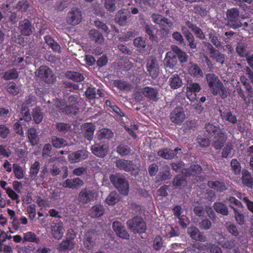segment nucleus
<instances>
[{"instance_id": "72a5a7b5", "label": "nucleus", "mask_w": 253, "mask_h": 253, "mask_svg": "<svg viewBox=\"0 0 253 253\" xmlns=\"http://www.w3.org/2000/svg\"><path fill=\"white\" fill-rule=\"evenodd\" d=\"M28 137L32 145H37L39 140L37 129L34 127L29 128L28 130Z\"/></svg>"}, {"instance_id": "69168bd1", "label": "nucleus", "mask_w": 253, "mask_h": 253, "mask_svg": "<svg viewBox=\"0 0 253 253\" xmlns=\"http://www.w3.org/2000/svg\"><path fill=\"white\" fill-rule=\"evenodd\" d=\"M85 95L89 99L92 100L95 99L96 95V88L92 86H88L85 91Z\"/></svg>"}, {"instance_id": "6e6d98bb", "label": "nucleus", "mask_w": 253, "mask_h": 253, "mask_svg": "<svg viewBox=\"0 0 253 253\" xmlns=\"http://www.w3.org/2000/svg\"><path fill=\"white\" fill-rule=\"evenodd\" d=\"M231 208L233 209L235 213V218L236 222L240 225H242L245 223L244 216L236 208L231 206Z\"/></svg>"}, {"instance_id": "39448f33", "label": "nucleus", "mask_w": 253, "mask_h": 253, "mask_svg": "<svg viewBox=\"0 0 253 253\" xmlns=\"http://www.w3.org/2000/svg\"><path fill=\"white\" fill-rule=\"evenodd\" d=\"M209 87L214 95H217L221 90V83L218 77L213 74H208L206 75Z\"/></svg>"}, {"instance_id": "aec40b11", "label": "nucleus", "mask_w": 253, "mask_h": 253, "mask_svg": "<svg viewBox=\"0 0 253 253\" xmlns=\"http://www.w3.org/2000/svg\"><path fill=\"white\" fill-rule=\"evenodd\" d=\"M196 248L202 251H207L208 252L210 250V253H221V249L216 245H211L208 243L200 244L197 245Z\"/></svg>"}, {"instance_id": "13d9d810", "label": "nucleus", "mask_w": 253, "mask_h": 253, "mask_svg": "<svg viewBox=\"0 0 253 253\" xmlns=\"http://www.w3.org/2000/svg\"><path fill=\"white\" fill-rule=\"evenodd\" d=\"M225 227L227 231L234 236H237L239 235V231L236 225L232 222H227L225 224Z\"/></svg>"}, {"instance_id": "9d476101", "label": "nucleus", "mask_w": 253, "mask_h": 253, "mask_svg": "<svg viewBox=\"0 0 253 253\" xmlns=\"http://www.w3.org/2000/svg\"><path fill=\"white\" fill-rule=\"evenodd\" d=\"M67 236L66 240H63L59 245V249L62 251H66L72 250L74 247V239L76 237V234L72 229L69 230L67 233Z\"/></svg>"}, {"instance_id": "09e8293b", "label": "nucleus", "mask_w": 253, "mask_h": 253, "mask_svg": "<svg viewBox=\"0 0 253 253\" xmlns=\"http://www.w3.org/2000/svg\"><path fill=\"white\" fill-rule=\"evenodd\" d=\"M79 110V109L76 104L73 103L72 105H66L62 113L65 115H76Z\"/></svg>"}, {"instance_id": "bf43d9fd", "label": "nucleus", "mask_w": 253, "mask_h": 253, "mask_svg": "<svg viewBox=\"0 0 253 253\" xmlns=\"http://www.w3.org/2000/svg\"><path fill=\"white\" fill-rule=\"evenodd\" d=\"M164 246L163 240L162 237L157 235L154 238L153 241V247L156 251H160L161 248Z\"/></svg>"}, {"instance_id": "c9c22d12", "label": "nucleus", "mask_w": 253, "mask_h": 253, "mask_svg": "<svg viewBox=\"0 0 253 253\" xmlns=\"http://www.w3.org/2000/svg\"><path fill=\"white\" fill-rule=\"evenodd\" d=\"M32 116L36 124L41 123L43 118V114L42 111V109L39 107L34 108L32 111Z\"/></svg>"}, {"instance_id": "5701e85b", "label": "nucleus", "mask_w": 253, "mask_h": 253, "mask_svg": "<svg viewBox=\"0 0 253 253\" xmlns=\"http://www.w3.org/2000/svg\"><path fill=\"white\" fill-rule=\"evenodd\" d=\"M169 83L170 88L173 89H176L181 87L183 84L182 79L178 75L176 74L171 76Z\"/></svg>"}, {"instance_id": "412c9836", "label": "nucleus", "mask_w": 253, "mask_h": 253, "mask_svg": "<svg viewBox=\"0 0 253 253\" xmlns=\"http://www.w3.org/2000/svg\"><path fill=\"white\" fill-rule=\"evenodd\" d=\"M188 73L193 77L198 78L203 75L201 69L196 64L190 63L188 66Z\"/></svg>"}, {"instance_id": "b1692460", "label": "nucleus", "mask_w": 253, "mask_h": 253, "mask_svg": "<svg viewBox=\"0 0 253 253\" xmlns=\"http://www.w3.org/2000/svg\"><path fill=\"white\" fill-rule=\"evenodd\" d=\"M51 143L52 146L56 148H61L71 145L69 144L63 138L59 137L56 135H53L51 137Z\"/></svg>"}, {"instance_id": "79ce46f5", "label": "nucleus", "mask_w": 253, "mask_h": 253, "mask_svg": "<svg viewBox=\"0 0 253 253\" xmlns=\"http://www.w3.org/2000/svg\"><path fill=\"white\" fill-rule=\"evenodd\" d=\"M29 242L39 244L40 239L37 237L36 234L31 231L27 232L24 234L23 242Z\"/></svg>"}, {"instance_id": "f8f14e48", "label": "nucleus", "mask_w": 253, "mask_h": 253, "mask_svg": "<svg viewBox=\"0 0 253 253\" xmlns=\"http://www.w3.org/2000/svg\"><path fill=\"white\" fill-rule=\"evenodd\" d=\"M186 116L183 109L176 107L169 115L170 121L176 125L181 124L185 119Z\"/></svg>"}, {"instance_id": "a211bd4d", "label": "nucleus", "mask_w": 253, "mask_h": 253, "mask_svg": "<svg viewBox=\"0 0 253 253\" xmlns=\"http://www.w3.org/2000/svg\"><path fill=\"white\" fill-rule=\"evenodd\" d=\"M242 183L243 186L250 189L253 188V178L250 172L246 169L242 170Z\"/></svg>"}, {"instance_id": "0e129e2a", "label": "nucleus", "mask_w": 253, "mask_h": 253, "mask_svg": "<svg viewBox=\"0 0 253 253\" xmlns=\"http://www.w3.org/2000/svg\"><path fill=\"white\" fill-rule=\"evenodd\" d=\"M52 150V145L49 143L45 144L42 149V157L43 159L47 158L50 156Z\"/></svg>"}, {"instance_id": "774afa93", "label": "nucleus", "mask_w": 253, "mask_h": 253, "mask_svg": "<svg viewBox=\"0 0 253 253\" xmlns=\"http://www.w3.org/2000/svg\"><path fill=\"white\" fill-rule=\"evenodd\" d=\"M10 133L9 128L5 125H0V137L6 138Z\"/></svg>"}, {"instance_id": "a19ab883", "label": "nucleus", "mask_w": 253, "mask_h": 253, "mask_svg": "<svg viewBox=\"0 0 253 253\" xmlns=\"http://www.w3.org/2000/svg\"><path fill=\"white\" fill-rule=\"evenodd\" d=\"M117 152L122 157H125L131 154V149L128 146L121 143L117 146Z\"/></svg>"}, {"instance_id": "864d4df0", "label": "nucleus", "mask_w": 253, "mask_h": 253, "mask_svg": "<svg viewBox=\"0 0 253 253\" xmlns=\"http://www.w3.org/2000/svg\"><path fill=\"white\" fill-rule=\"evenodd\" d=\"M13 170L14 175L16 178L21 179L24 177V170L19 164H13Z\"/></svg>"}, {"instance_id": "0eeeda50", "label": "nucleus", "mask_w": 253, "mask_h": 253, "mask_svg": "<svg viewBox=\"0 0 253 253\" xmlns=\"http://www.w3.org/2000/svg\"><path fill=\"white\" fill-rule=\"evenodd\" d=\"M96 197L95 192L89 188H83L80 192L78 200L82 204H87L94 201Z\"/></svg>"}, {"instance_id": "9b49d317", "label": "nucleus", "mask_w": 253, "mask_h": 253, "mask_svg": "<svg viewBox=\"0 0 253 253\" xmlns=\"http://www.w3.org/2000/svg\"><path fill=\"white\" fill-rule=\"evenodd\" d=\"M89 154L86 150H79L69 155L68 160L71 163H77L86 159Z\"/></svg>"}, {"instance_id": "e2e57ef3", "label": "nucleus", "mask_w": 253, "mask_h": 253, "mask_svg": "<svg viewBox=\"0 0 253 253\" xmlns=\"http://www.w3.org/2000/svg\"><path fill=\"white\" fill-rule=\"evenodd\" d=\"M7 91L13 96L16 95L19 92V88L14 82H10L7 85Z\"/></svg>"}, {"instance_id": "a878e982", "label": "nucleus", "mask_w": 253, "mask_h": 253, "mask_svg": "<svg viewBox=\"0 0 253 253\" xmlns=\"http://www.w3.org/2000/svg\"><path fill=\"white\" fill-rule=\"evenodd\" d=\"M177 63L175 55L170 52H167L164 59V65L166 67L173 69Z\"/></svg>"}, {"instance_id": "a18cd8bd", "label": "nucleus", "mask_w": 253, "mask_h": 253, "mask_svg": "<svg viewBox=\"0 0 253 253\" xmlns=\"http://www.w3.org/2000/svg\"><path fill=\"white\" fill-rule=\"evenodd\" d=\"M18 73L16 69L13 68L5 72L3 76L4 80L8 81L15 80L18 78Z\"/></svg>"}, {"instance_id": "58836bf2", "label": "nucleus", "mask_w": 253, "mask_h": 253, "mask_svg": "<svg viewBox=\"0 0 253 253\" xmlns=\"http://www.w3.org/2000/svg\"><path fill=\"white\" fill-rule=\"evenodd\" d=\"M40 169V163L39 161H35L30 167L29 175L30 178L33 179H37L38 174Z\"/></svg>"}, {"instance_id": "4d7b16f0", "label": "nucleus", "mask_w": 253, "mask_h": 253, "mask_svg": "<svg viewBox=\"0 0 253 253\" xmlns=\"http://www.w3.org/2000/svg\"><path fill=\"white\" fill-rule=\"evenodd\" d=\"M173 184L176 187H181L187 184L185 178L182 176H176L173 180Z\"/></svg>"}, {"instance_id": "5fc2aeb1", "label": "nucleus", "mask_w": 253, "mask_h": 253, "mask_svg": "<svg viewBox=\"0 0 253 253\" xmlns=\"http://www.w3.org/2000/svg\"><path fill=\"white\" fill-rule=\"evenodd\" d=\"M117 0H105L104 7L109 12H113L116 10Z\"/></svg>"}, {"instance_id": "2f4dec72", "label": "nucleus", "mask_w": 253, "mask_h": 253, "mask_svg": "<svg viewBox=\"0 0 253 253\" xmlns=\"http://www.w3.org/2000/svg\"><path fill=\"white\" fill-rule=\"evenodd\" d=\"M157 154L159 156L166 160L172 159L175 155L173 150L168 148L160 149Z\"/></svg>"}, {"instance_id": "f257e3e1", "label": "nucleus", "mask_w": 253, "mask_h": 253, "mask_svg": "<svg viewBox=\"0 0 253 253\" xmlns=\"http://www.w3.org/2000/svg\"><path fill=\"white\" fill-rule=\"evenodd\" d=\"M110 179L114 186L123 195L126 196L129 192V184L126 177L122 174L112 175Z\"/></svg>"}, {"instance_id": "4c0bfd02", "label": "nucleus", "mask_w": 253, "mask_h": 253, "mask_svg": "<svg viewBox=\"0 0 253 253\" xmlns=\"http://www.w3.org/2000/svg\"><path fill=\"white\" fill-rule=\"evenodd\" d=\"M56 130L62 134H65L72 130L71 125L68 123H57L55 124Z\"/></svg>"}, {"instance_id": "393cba45", "label": "nucleus", "mask_w": 253, "mask_h": 253, "mask_svg": "<svg viewBox=\"0 0 253 253\" xmlns=\"http://www.w3.org/2000/svg\"><path fill=\"white\" fill-rule=\"evenodd\" d=\"M94 233L91 231H89L86 233L84 235V246L86 250L89 251H92L95 245V242L92 240V236Z\"/></svg>"}, {"instance_id": "052dcab7", "label": "nucleus", "mask_w": 253, "mask_h": 253, "mask_svg": "<svg viewBox=\"0 0 253 253\" xmlns=\"http://www.w3.org/2000/svg\"><path fill=\"white\" fill-rule=\"evenodd\" d=\"M21 113L24 116V121L29 122L32 120V117L30 113V110L25 104H23L21 107Z\"/></svg>"}, {"instance_id": "338daca9", "label": "nucleus", "mask_w": 253, "mask_h": 253, "mask_svg": "<svg viewBox=\"0 0 253 253\" xmlns=\"http://www.w3.org/2000/svg\"><path fill=\"white\" fill-rule=\"evenodd\" d=\"M29 6V4L27 0H20L17 4L16 8L21 11H25Z\"/></svg>"}, {"instance_id": "cd10ccee", "label": "nucleus", "mask_w": 253, "mask_h": 253, "mask_svg": "<svg viewBox=\"0 0 253 253\" xmlns=\"http://www.w3.org/2000/svg\"><path fill=\"white\" fill-rule=\"evenodd\" d=\"M186 24L187 27L194 33L196 38L200 40H204L205 39V35L203 31L196 25L192 23L189 21H187L186 22Z\"/></svg>"}, {"instance_id": "bb28decb", "label": "nucleus", "mask_w": 253, "mask_h": 253, "mask_svg": "<svg viewBox=\"0 0 253 253\" xmlns=\"http://www.w3.org/2000/svg\"><path fill=\"white\" fill-rule=\"evenodd\" d=\"M188 233L193 239L202 242H205L206 241V237L202 235L198 229L195 227H192L189 228L188 229Z\"/></svg>"}, {"instance_id": "603ef678", "label": "nucleus", "mask_w": 253, "mask_h": 253, "mask_svg": "<svg viewBox=\"0 0 253 253\" xmlns=\"http://www.w3.org/2000/svg\"><path fill=\"white\" fill-rule=\"evenodd\" d=\"M231 170L235 175L239 174L241 172V166L240 162L236 159H233L230 162Z\"/></svg>"}, {"instance_id": "4be33fe9", "label": "nucleus", "mask_w": 253, "mask_h": 253, "mask_svg": "<svg viewBox=\"0 0 253 253\" xmlns=\"http://www.w3.org/2000/svg\"><path fill=\"white\" fill-rule=\"evenodd\" d=\"M96 135L98 140H110L114 137V134L110 129L103 128L98 131Z\"/></svg>"}, {"instance_id": "c756f323", "label": "nucleus", "mask_w": 253, "mask_h": 253, "mask_svg": "<svg viewBox=\"0 0 253 253\" xmlns=\"http://www.w3.org/2000/svg\"><path fill=\"white\" fill-rule=\"evenodd\" d=\"M65 76L77 83L81 82L84 79V76L81 73L72 71L66 72L65 73Z\"/></svg>"}, {"instance_id": "2eb2a0df", "label": "nucleus", "mask_w": 253, "mask_h": 253, "mask_svg": "<svg viewBox=\"0 0 253 253\" xmlns=\"http://www.w3.org/2000/svg\"><path fill=\"white\" fill-rule=\"evenodd\" d=\"M18 29L21 34L25 36H29L33 33V27L27 19H24L19 22Z\"/></svg>"}, {"instance_id": "37998d69", "label": "nucleus", "mask_w": 253, "mask_h": 253, "mask_svg": "<svg viewBox=\"0 0 253 253\" xmlns=\"http://www.w3.org/2000/svg\"><path fill=\"white\" fill-rule=\"evenodd\" d=\"M206 131L211 135L219 136L221 134V131L219 127L213 126L211 124H206L205 127Z\"/></svg>"}, {"instance_id": "7c9ffc66", "label": "nucleus", "mask_w": 253, "mask_h": 253, "mask_svg": "<svg viewBox=\"0 0 253 253\" xmlns=\"http://www.w3.org/2000/svg\"><path fill=\"white\" fill-rule=\"evenodd\" d=\"M89 38L91 41L101 44L104 42V38L102 34L95 29H92L89 32Z\"/></svg>"}, {"instance_id": "473e14b6", "label": "nucleus", "mask_w": 253, "mask_h": 253, "mask_svg": "<svg viewBox=\"0 0 253 253\" xmlns=\"http://www.w3.org/2000/svg\"><path fill=\"white\" fill-rule=\"evenodd\" d=\"M172 50L177 56V58L180 63H185L187 61L188 57V55L185 52L182 50L179 47L174 45L172 47Z\"/></svg>"}, {"instance_id": "e433bc0d", "label": "nucleus", "mask_w": 253, "mask_h": 253, "mask_svg": "<svg viewBox=\"0 0 253 253\" xmlns=\"http://www.w3.org/2000/svg\"><path fill=\"white\" fill-rule=\"evenodd\" d=\"M127 16L124 10H120L116 15L115 20L120 26H125L127 23Z\"/></svg>"}, {"instance_id": "8fccbe9b", "label": "nucleus", "mask_w": 253, "mask_h": 253, "mask_svg": "<svg viewBox=\"0 0 253 253\" xmlns=\"http://www.w3.org/2000/svg\"><path fill=\"white\" fill-rule=\"evenodd\" d=\"M240 80L241 83L245 86L247 92L248 93V96L250 97V98H253V89L251 84L247 82L248 79L246 77L242 76L240 77Z\"/></svg>"}, {"instance_id": "de8ad7c7", "label": "nucleus", "mask_w": 253, "mask_h": 253, "mask_svg": "<svg viewBox=\"0 0 253 253\" xmlns=\"http://www.w3.org/2000/svg\"><path fill=\"white\" fill-rule=\"evenodd\" d=\"M236 91L239 96L243 99L246 105L247 106H249L253 101V100L252 99V98H250L248 96H246L245 95V91L240 85L236 86Z\"/></svg>"}, {"instance_id": "f704fd0d", "label": "nucleus", "mask_w": 253, "mask_h": 253, "mask_svg": "<svg viewBox=\"0 0 253 253\" xmlns=\"http://www.w3.org/2000/svg\"><path fill=\"white\" fill-rule=\"evenodd\" d=\"M201 88L198 83L194 82L191 79H188L186 83L187 91L196 93L200 91Z\"/></svg>"}, {"instance_id": "3c124183", "label": "nucleus", "mask_w": 253, "mask_h": 253, "mask_svg": "<svg viewBox=\"0 0 253 253\" xmlns=\"http://www.w3.org/2000/svg\"><path fill=\"white\" fill-rule=\"evenodd\" d=\"M119 201V195L116 192H112L110 193L105 200L106 203L110 206L115 205Z\"/></svg>"}, {"instance_id": "ea45409f", "label": "nucleus", "mask_w": 253, "mask_h": 253, "mask_svg": "<svg viewBox=\"0 0 253 253\" xmlns=\"http://www.w3.org/2000/svg\"><path fill=\"white\" fill-rule=\"evenodd\" d=\"M206 46L210 50V57L215 59L217 62H220L221 59V55L219 50L213 48L211 44L207 42L206 43Z\"/></svg>"}, {"instance_id": "20e7f679", "label": "nucleus", "mask_w": 253, "mask_h": 253, "mask_svg": "<svg viewBox=\"0 0 253 253\" xmlns=\"http://www.w3.org/2000/svg\"><path fill=\"white\" fill-rule=\"evenodd\" d=\"M90 150L92 153L97 157L104 158L109 152V144L104 141L95 142L91 146Z\"/></svg>"}, {"instance_id": "680f3d73", "label": "nucleus", "mask_w": 253, "mask_h": 253, "mask_svg": "<svg viewBox=\"0 0 253 253\" xmlns=\"http://www.w3.org/2000/svg\"><path fill=\"white\" fill-rule=\"evenodd\" d=\"M233 150V146L231 143H228L224 146L222 150V158H227L228 157H232Z\"/></svg>"}, {"instance_id": "7ed1b4c3", "label": "nucleus", "mask_w": 253, "mask_h": 253, "mask_svg": "<svg viewBox=\"0 0 253 253\" xmlns=\"http://www.w3.org/2000/svg\"><path fill=\"white\" fill-rule=\"evenodd\" d=\"M36 76L47 84H53L56 77L52 70L45 66H41L35 72Z\"/></svg>"}, {"instance_id": "49530a36", "label": "nucleus", "mask_w": 253, "mask_h": 253, "mask_svg": "<svg viewBox=\"0 0 253 253\" xmlns=\"http://www.w3.org/2000/svg\"><path fill=\"white\" fill-rule=\"evenodd\" d=\"M201 167L198 165L191 166L189 169L186 170V174L189 176H196L201 173Z\"/></svg>"}, {"instance_id": "c85d7f7f", "label": "nucleus", "mask_w": 253, "mask_h": 253, "mask_svg": "<svg viewBox=\"0 0 253 253\" xmlns=\"http://www.w3.org/2000/svg\"><path fill=\"white\" fill-rule=\"evenodd\" d=\"M105 212V209L101 205L93 206L89 211V215L91 217L96 218L102 216Z\"/></svg>"}, {"instance_id": "dca6fc26", "label": "nucleus", "mask_w": 253, "mask_h": 253, "mask_svg": "<svg viewBox=\"0 0 253 253\" xmlns=\"http://www.w3.org/2000/svg\"><path fill=\"white\" fill-rule=\"evenodd\" d=\"M112 227L117 235L124 239H128L129 234L125 228V227L122 224L118 221L113 222Z\"/></svg>"}, {"instance_id": "423d86ee", "label": "nucleus", "mask_w": 253, "mask_h": 253, "mask_svg": "<svg viewBox=\"0 0 253 253\" xmlns=\"http://www.w3.org/2000/svg\"><path fill=\"white\" fill-rule=\"evenodd\" d=\"M147 71L153 79H155L159 75V67L158 61L154 56H150L146 63Z\"/></svg>"}, {"instance_id": "6ab92c4d", "label": "nucleus", "mask_w": 253, "mask_h": 253, "mask_svg": "<svg viewBox=\"0 0 253 253\" xmlns=\"http://www.w3.org/2000/svg\"><path fill=\"white\" fill-rule=\"evenodd\" d=\"M84 184L83 181L80 178L67 179L62 184V186L65 188L71 189H78Z\"/></svg>"}, {"instance_id": "6e6552de", "label": "nucleus", "mask_w": 253, "mask_h": 253, "mask_svg": "<svg viewBox=\"0 0 253 253\" xmlns=\"http://www.w3.org/2000/svg\"><path fill=\"white\" fill-rule=\"evenodd\" d=\"M50 228L51 234L55 239L59 240L63 237L64 230L63 223L60 219H55L52 221Z\"/></svg>"}, {"instance_id": "f3484780", "label": "nucleus", "mask_w": 253, "mask_h": 253, "mask_svg": "<svg viewBox=\"0 0 253 253\" xmlns=\"http://www.w3.org/2000/svg\"><path fill=\"white\" fill-rule=\"evenodd\" d=\"M142 93L150 101L156 102L159 99L158 89L156 87L145 86L142 88Z\"/></svg>"}, {"instance_id": "f03ea898", "label": "nucleus", "mask_w": 253, "mask_h": 253, "mask_svg": "<svg viewBox=\"0 0 253 253\" xmlns=\"http://www.w3.org/2000/svg\"><path fill=\"white\" fill-rule=\"evenodd\" d=\"M126 224L129 229L134 233H143L147 229L145 222L143 219L138 216H135L128 219Z\"/></svg>"}, {"instance_id": "4468645a", "label": "nucleus", "mask_w": 253, "mask_h": 253, "mask_svg": "<svg viewBox=\"0 0 253 253\" xmlns=\"http://www.w3.org/2000/svg\"><path fill=\"white\" fill-rule=\"evenodd\" d=\"M83 136L88 140L91 141L93 138L95 126L93 124L86 123L83 124L81 128Z\"/></svg>"}, {"instance_id": "c03bdc74", "label": "nucleus", "mask_w": 253, "mask_h": 253, "mask_svg": "<svg viewBox=\"0 0 253 253\" xmlns=\"http://www.w3.org/2000/svg\"><path fill=\"white\" fill-rule=\"evenodd\" d=\"M239 11L237 8H233L227 10L226 16L231 22H235L238 19Z\"/></svg>"}, {"instance_id": "1a4fd4ad", "label": "nucleus", "mask_w": 253, "mask_h": 253, "mask_svg": "<svg viewBox=\"0 0 253 253\" xmlns=\"http://www.w3.org/2000/svg\"><path fill=\"white\" fill-rule=\"evenodd\" d=\"M82 15L80 9L73 8L68 12L67 17V22L71 25H76L82 20Z\"/></svg>"}, {"instance_id": "ddd939ff", "label": "nucleus", "mask_w": 253, "mask_h": 253, "mask_svg": "<svg viewBox=\"0 0 253 253\" xmlns=\"http://www.w3.org/2000/svg\"><path fill=\"white\" fill-rule=\"evenodd\" d=\"M115 166L121 170L130 172L134 170L135 165L132 161L124 159H117L115 162Z\"/></svg>"}]
</instances>
